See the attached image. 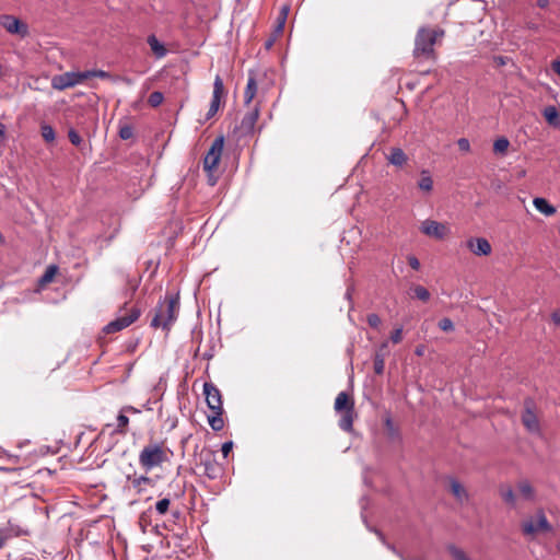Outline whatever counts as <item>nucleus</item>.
<instances>
[{"mask_svg": "<svg viewBox=\"0 0 560 560\" xmlns=\"http://www.w3.org/2000/svg\"><path fill=\"white\" fill-rule=\"evenodd\" d=\"M418 188L424 192H431L433 189V178L428 170L420 172V179L418 180Z\"/></svg>", "mask_w": 560, "mask_h": 560, "instance_id": "obj_24", "label": "nucleus"}, {"mask_svg": "<svg viewBox=\"0 0 560 560\" xmlns=\"http://www.w3.org/2000/svg\"><path fill=\"white\" fill-rule=\"evenodd\" d=\"M501 497L506 503L511 505L515 504V494L511 488L501 490Z\"/></svg>", "mask_w": 560, "mask_h": 560, "instance_id": "obj_39", "label": "nucleus"}, {"mask_svg": "<svg viewBox=\"0 0 560 560\" xmlns=\"http://www.w3.org/2000/svg\"><path fill=\"white\" fill-rule=\"evenodd\" d=\"M57 271L58 267L56 265L48 266L43 276L39 278L38 283L40 285H46L47 283L51 282Z\"/></svg>", "mask_w": 560, "mask_h": 560, "instance_id": "obj_27", "label": "nucleus"}, {"mask_svg": "<svg viewBox=\"0 0 560 560\" xmlns=\"http://www.w3.org/2000/svg\"><path fill=\"white\" fill-rule=\"evenodd\" d=\"M84 71L82 72H65L59 75H55L51 80V86L55 90L63 91L69 88H73L80 83H82L85 80Z\"/></svg>", "mask_w": 560, "mask_h": 560, "instance_id": "obj_8", "label": "nucleus"}, {"mask_svg": "<svg viewBox=\"0 0 560 560\" xmlns=\"http://www.w3.org/2000/svg\"><path fill=\"white\" fill-rule=\"evenodd\" d=\"M407 260H408L409 266L413 270H419L420 269V261H419V259L416 256L410 255V256H408Z\"/></svg>", "mask_w": 560, "mask_h": 560, "instance_id": "obj_46", "label": "nucleus"}, {"mask_svg": "<svg viewBox=\"0 0 560 560\" xmlns=\"http://www.w3.org/2000/svg\"><path fill=\"white\" fill-rule=\"evenodd\" d=\"M5 133L4 125L0 122V138H2Z\"/></svg>", "mask_w": 560, "mask_h": 560, "instance_id": "obj_55", "label": "nucleus"}, {"mask_svg": "<svg viewBox=\"0 0 560 560\" xmlns=\"http://www.w3.org/2000/svg\"><path fill=\"white\" fill-rule=\"evenodd\" d=\"M223 411H212V415L208 416V423L213 431H221L224 427L222 418Z\"/></svg>", "mask_w": 560, "mask_h": 560, "instance_id": "obj_26", "label": "nucleus"}, {"mask_svg": "<svg viewBox=\"0 0 560 560\" xmlns=\"http://www.w3.org/2000/svg\"><path fill=\"white\" fill-rule=\"evenodd\" d=\"M518 491L523 498L526 500H532L534 498V489L528 481H522L518 483Z\"/></svg>", "mask_w": 560, "mask_h": 560, "instance_id": "obj_30", "label": "nucleus"}, {"mask_svg": "<svg viewBox=\"0 0 560 560\" xmlns=\"http://www.w3.org/2000/svg\"><path fill=\"white\" fill-rule=\"evenodd\" d=\"M411 290L413 292V298H416L422 302H428L430 300L431 294L428 291V289H425L424 287L417 284V285H413L411 288Z\"/></svg>", "mask_w": 560, "mask_h": 560, "instance_id": "obj_28", "label": "nucleus"}, {"mask_svg": "<svg viewBox=\"0 0 560 560\" xmlns=\"http://www.w3.org/2000/svg\"><path fill=\"white\" fill-rule=\"evenodd\" d=\"M197 468L202 469V475L210 480H215L222 475V468L210 451H202L200 453Z\"/></svg>", "mask_w": 560, "mask_h": 560, "instance_id": "obj_5", "label": "nucleus"}, {"mask_svg": "<svg viewBox=\"0 0 560 560\" xmlns=\"http://www.w3.org/2000/svg\"><path fill=\"white\" fill-rule=\"evenodd\" d=\"M551 529L552 527L542 511H539L535 517H530L522 524L523 534L530 537L541 532H551Z\"/></svg>", "mask_w": 560, "mask_h": 560, "instance_id": "obj_6", "label": "nucleus"}, {"mask_svg": "<svg viewBox=\"0 0 560 560\" xmlns=\"http://www.w3.org/2000/svg\"><path fill=\"white\" fill-rule=\"evenodd\" d=\"M366 322L368 324L372 327V328H378L382 320H381V317L375 314V313H371L366 316Z\"/></svg>", "mask_w": 560, "mask_h": 560, "instance_id": "obj_40", "label": "nucleus"}, {"mask_svg": "<svg viewBox=\"0 0 560 560\" xmlns=\"http://www.w3.org/2000/svg\"><path fill=\"white\" fill-rule=\"evenodd\" d=\"M140 314L141 312L138 307L133 306L127 310L124 315H120L115 320L108 323L104 327V332L113 334L122 330L124 328L135 323L139 318Z\"/></svg>", "mask_w": 560, "mask_h": 560, "instance_id": "obj_7", "label": "nucleus"}, {"mask_svg": "<svg viewBox=\"0 0 560 560\" xmlns=\"http://www.w3.org/2000/svg\"><path fill=\"white\" fill-rule=\"evenodd\" d=\"M386 160L394 166L402 167L407 163L408 156L402 149L395 147L389 150V153L386 155Z\"/></svg>", "mask_w": 560, "mask_h": 560, "instance_id": "obj_17", "label": "nucleus"}, {"mask_svg": "<svg viewBox=\"0 0 560 560\" xmlns=\"http://www.w3.org/2000/svg\"><path fill=\"white\" fill-rule=\"evenodd\" d=\"M450 486L451 492L453 493L457 501L463 503L468 500V493L459 481H457L456 479H451Z\"/></svg>", "mask_w": 560, "mask_h": 560, "instance_id": "obj_23", "label": "nucleus"}, {"mask_svg": "<svg viewBox=\"0 0 560 560\" xmlns=\"http://www.w3.org/2000/svg\"><path fill=\"white\" fill-rule=\"evenodd\" d=\"M132 136H133V129H132V127H130V126H128V125H125V126L120 127V129H119V137H120L122 140H128V139H130Z\"/></svg>", "mask_w": 560, "mask_h": 560, "instance_id": "obj_41", "label": "nucleus"}, {"mask_svg": "<svg viewBox=\"0 0 560 560\" xmlns=\"http://www.w3.org/2000/svg\"><path fill=\"white\" fill-rule=\"evenodd\" d=\"M279 36L280 35H276V30H273L269 38L265 42V48L269 50L273 46Z\"/></svg>", "mask_w": 560, "mask_h": 560, "instance_id": "obj_44", "label": "nucleus"}, {"mask_svg": "<svg viewBox=\"0 0 560 560\" xmlns=\"http://www.w3.org/2000/svg\"><path fill=\"white\" fill-rule=\"evenodd\" d=\"M335 409L340 415L339 427L346 432L353 429L354 404L346 392H340L335 400Z\"/></svg>", "mask_w": 560, "mask_h": 560, "instance_id": "obj_4", "label": "nucleus"}, {"mask_svg": "<svg viewBox=\"0 0 560 560\" xmlns=\"http://www.w3.org/2000/svg\"><path fill=\"white\" fill-rule=\"evenodd\" d=\"M558 550L560 551V544L558 545Z\"/></svg>", "mask_w": 560, "mask_h": 560, "instance_id": "obj_60", "label": "nucleus"}, {"mask_svg": "<svg viewBox=\"0 0 560 560\" xmlns=\"http://www.w3.org/2000/svg\"><path fill=\"white\" fill-rule=\"evenodd\" d=\"M147 42L156 58H163L166 56L167 50L165 46L156 38L155 35H149Z\"/></svg>", "mask_w": 560, "mask_h": 560, "instance_id": "obj_21", "label": "nucleus"}, {"mask_svg": "<svg viewBox=\"0 0 560 560\" xmlns=\"http://www.w3.org/2000/svg\"><path fill=\"white\" fill-rule=\"evenodd\" d=\"M174 515H175V516H178V515H179V511H178V510H176V511L174 512Z\"/></svg>", "mask_w": 560, "mask_h": 560, "instance_id": "obj_58", "label": "nucleus"}, {"mask_svg": "<svg viewBox=\"0 0 560 560\" xmlns=\"http://www.w3.org/2000/svg\"><path fill=\"white\" fill-rule=\"evenodd\" d=\"M542 116L548 125L553 128H560V112L555 106L550 105L545 107Z\"/></svg>", "mask_w": 560, "mask_h": 560, "instance_id": "obj_20", "label": "nucleus"}, {"mask_svg": "<svg viewBox=\"0 0 560 560\" xmlns=\"http://www.w3.org/2000/svg\"><path fill=\"white\" fill-rule=\"evenodd\" d=\"M68 138H69L70 142H71L73 145L78 147V148H79V147L82 144V142H83V140H82V138H81V136H80V135L77 132V130H75V129H73V128H70V129L68 130Z\"/></svg>", "mask_w": 560, "mask_h": 560, "instance_id": "obj_37", "label": "nucleus"}, {"mask_svg": "<svg viewBox=\"0 0 560 560\" xmlns=\"http://www.w3.org/2000/svg\"><path fill=\"white\" fill-rule=\"evenodd\" d=\"M552 70L560 77V60L552 62Z\"/></svg>", "mask_w": 560, "mask_h": 560, "instance_id": "obj_51", "label": "nucleus"}, {"mask_svg": "<svg viewBox=\"0 0 560 560\" xmlns=\"http://www.w3.org/2000/svg\"><path fill=\"white\" fill-rule=\"evenodd\" d=\"M439 327L443 330V331H453L454 330V324L453 322L445 317V318H442L440 322H439Z\"/></svg>", "mask_w": 560, "mask_h": 560, "instance_id": "obj_42", "label": "nucleus"}, {"mask_svg": "<svg viewBox=\"0 0 560 560\" xmlns=\"http://www.w3.org/2000/svg\"><path fill=\"white\" fill-rule=\"evenodd\" d=\"M203 394L206 395V401L211 411H223L222 396L215 385L206 382L203 384Z\"/></svg>", "mask_w": 560, "mask_h": 560, "instance_id": "obj_13", "label": "nucleus"}, {"mask_svg": "<svg viewBox=\"0 0 560 560\" xmlns=\"http://www.w3.org/2000/svg\"><path fill=\"white\" fill-rule=\"evenodd\" d=\"M390 340H392L393 343H399L402 340V328L401 327L396 328L390 334Z\"/></svg>", "mask_w": 560, "mask_h": 560, "instance_id": "obj_43", "label": "nucleus"}, {"mask_svg": "<svg viewBox=\"0 0 560 560\" xmlns=\"http://www.w3.org/2000/svg\"><path fill=\"white\" fill-rule=\"evenodd\" d=\"M385 369V359L384 355L380 352L375 353L374 357V372L377 375H382Z\"/></svg>", "mask_w": 560, "mask_h": 560, "instance_id": "obj_32", "label": "nucleus"}, {"mask_svg": "<svg viewBox=\"0 0 560 560\" xmlns=\"http://www.w3.org/2000/svg\"><path fill=\"white\" fill-rule=\"evenodd\" d=\"M83 77H85V80L90 78L108 79L110 74L104 70H86Z\"/></svg>", "mask_w": 560, "mask_h": 560, "instance_id": "obj_36", "label": "nucleus"}, {"mask_svg": "<svg viewBox=\"0 0 560 560\" xmlns=\"http://www.w3.org/2000/svg\"><path fill=\"white\" fill-rule=\"evenodd\" d=\"M3 242L2 234L0 233V244Z\"/></svg>", "mask_w": 560, "mask_h": 560, "instance_id": "obj_59", "label": "nucleus"}, {"mask_svg": "<svg viewBox=\"0 0 560 560\" xmlns=\"http://www.w3.org/2000/svg\"><path fill=\"white\" fill-rule=\"evenodd\" d=\"M1 529L4 532L3 534L7 536V539L30 535V530L27 528H24L12 521H9L5 526L1 527Z\"/></svg>", "mask_w": 560, "mask_h": 560, "instance_id": "obj_18", "label": "nucleus"}, {"mask_svg": "<svg viewBox=\"0 0 560 560\" xmlns=\"http://www.w3.org/2000/svg\"><path fill=\"white\" fill-rule=\"evenodd\" d=\"M223 93H224L223 81L219 75H217L214 79V83H213V94H212V100L210 103L209 110L207 113V119H210L211 117H213L217 114V112L220 107L221 97H222Z\"/></svg>", "mask_w": 560, "mask_h": 560, "instance_id": "obj_14", "label": "nucleus"}, {"mask_svg": "<svg viewBox=\"0 0 560 560\" xmlns=\"http://www.w3.org/2000/svg\"><path fill=\"white\" fill-rule=\"evenodd\" d=\"M385 425H386L387 430H388L392 434H394V433L396 432V430H395V428H394V423H393V421H392V419H390V418H387V419L385 420Z\"/></svg>", "mask_w": 560, "mask_h": 560, "instance_id": "obj_49", "label": "nucleus"}, {"mask_svg": "<svg viewBox=\"0 0 560 560\" xmlns=\"http://www.w3.org/2000/svg\"><path fill=\"white\" fill-rule=\"evenodd\" d=\"M0 25L12 35L24 38L28 35V26L14 15L4 14L0 16Z\"/></svg>", "mask_w": 560, "mask_h": 560, "instance_id": "obj_10", "label": "nucleus"}, {"mask_svg": "<svg viewBox=\"0 0 560 560\" xmlns=\"http://www.w3.org/2000/svg\"><path fill=\"white\" fill-rule=\"evenodd\" d=\"M415 353L418 357H422L424 354V347L423 346L417 347L416 350H415Z\"/></svg>", "mask_w": 560, "mask_h": 560, "instance_id": "obj_54", "label": "nucleus"}, {"mask_svg": "<svg viewBox=\"0 0 560 560\" xmlns=\"http://www.w3.org/2000/svg\"><path fill=\"white\" fill-rule=\"evenodd\" d=\"M232 448H233L232 441H228V442L223 443L222 448H221L223 456L226 457L229 455V453L232 451Z\"/></svg>", "mask_w": 560, "mask_h": 560, "instance_id": "obj_48", "label": "nucleus"}, {"mask_svg": "<svg viewBox=\"0 0 560 560\" xmlns=\"http://www.w3.org/2000/svg\"><path fill=\"white\" fill-rule=\"evenodd\" d=\"M388 548H389L393 552H395L396 555H398L402 560H405V559L402 558V556H401V555L396 550V548H395L394 546L388 545Z\"/></svg>", "mask_w": 560, "mask_h": 560, "instance_id": "obj_57", "label": "nucleus"}, {"mask_svg": "<svg viewBox=\"0 0 560 560\" xmlns=\"http://www.w3.org/2000/svg\"><path fill=\"white\" fill-rule=\"evenodd\" d=\"M468 249L477 256H488L491 254V245L485 237H471L467 241Z\"/></svg>", "mask_w": 560, "mask_h": 560, "instance_id": "obj_15", "label": "nucleus"}, {"mask_svg": "<svg viewBox=\"0 0 560 560\" xmlns=\"http://www.w3.org/2000/svg\"><path fill=\"white\" fill-rule=\"evenodd\" d=\"M4 532L0 528V549L4 546L7 539V536L3 534Z\"/></svg>", "mask_w": 560, "mask_h": 560, "instance_id": "obj_52", "label": "nucleus"}, {"mask_svg": "<svg viewBox=\"0 0 560 560\" xmlns=\"http://www.w3.org/2000/svg\"><path fill=\"white\" fill-rule=\"evenodd\" d=\"M170 505L171 500L167 498H163L155 503V511L158 514L164 515L168 511Z\"/></svg>", "mask_w": 560, "mask_h": 560, "instance_id": "obj_34", "label": "nucleus"}, {"mask_svg": "<svg viewBox=\"0 0 560 560\" xmlns=\"http://www.w3.org/2000/svg\"><path fill=\"white\" fill-rule=\"evenodd\" d=\"M290 12V5L289 4H282L279 13L276 19V24L273 30H276V35H281L285 25V22L288 20V15Z\"/></svg>", "mask_w": 560, "mask_h": 560, "instance_id": "obj_19", "label": "nucleus"}, {"mask_svg": "<svg viewBox=\"0 0 560 560\" xmlns=\"http://www.w3.org/2000/svg\"><path fill=\"white\" fill-rule=\"evenodd\" d=\"M533 203L539 212L547 217L553 215L557 212L556 208L542 197H536Z\"/></svg>", "mask_w": 560, "mask_h": 560, "instance_id": "obj_22", "label": "nucleus"}, {"mask_svg": "<svg viewBox=\"0 0 560 560\" xmlns=\"http://www.w3.org/2000/svg\"><path fill=\"white\" fill-rule=\"evenodd\" d=\"M551 319L557 326H560V311H555L551 314Z\"/></svg>", "mask_w": 560, "mask_h": 560, "instance_id": "obj_50", "label": "nucleus"}, {"mask_svg": "<svg viewBox=\"0 0 560 560\" xmlns=\"http://www.w3.org/2000/svg\"><path fill=\"white\" fill-rule=\"evenodd\" d=\"M224 139L223 137H218L213 140L209 151L207 152L203 159V168L207 172H212L219 164L222 150H223Z\"/></svg>", "mask_w": 560, "mask_h": 560, "instance_id": "obj_12", "label": "nucleus"}, {"mask_svg": "<svg viewBox=\"0 0 560 560\" xmlns=\"http://www.w3.org/2000/svg\"><path fill=\"white\" fill-rule=\"evenodd\" d=\"M548 4V0H538V5L545 8Z\"/></svg>", "mask_w": 560, "mask_h": 560, "instance_id": "obj_56", "label": "nucleus"}, {"mask_svg": "<svg viewBox=\"0 0 560 560\" xmlns=\"http://www.w3.org/2000/svg\"><path fill=\"white\" fill-rule=\"evenodd\" d=\"M122 411L132 412V413H139V412H140V410H139V409H137V408H135V407H132V406H127V407H125V408L122 409Z\"/></svg>", "mask_w": 560, "mask_h": 560, "instance_id": "obj_53", "label": "nucleus"}, {"mask_svg": "<svg viewBox=\"0 0 560 560\" xmlns=\"http://www.w3.org/2000/svg\"><path fill=\"white\" fill-rule=\"evenodd\" d=\"M522 423L532 434H541L540 422L534 411V401L526 399L524 402V411L522 413Z\"/></svg>", "mask_w": 560, "mask_h": 560, "instance_id": "obj_9", "label": "nucleus"}, {"mask_svg": "<svg viewBox=\"0 0 560 560\" xmlns=\"http://www.w3.org/2000/svg\"><path fill=\"white\" fill-rule=\"evenodd\" d=\"M128 423L129 418L125 416L122 412H120L117 417V429L115 430V432L125 433Z\"/></svg>", "mask_w": 560, "mask_h": 560, "instance_id": "obj_35", "label": "nucleus"}, {"mask_svg": "<svg viewBox=\"0 0 560 560\" xmlns=\"http://www.w3.org/2000/svg\"><path fill=\"white\" fill-rule=\"evenodd\" d=\"M257 93V82L254 75H249L244 91V103L248 105Z\"/></svg>", "mask_w": 560, "mask_h": 560, "instance_id": "obj_25", "label": "nucleus"}, {"mask_svg": "<svg viewBox=\"0 0 560 560\" xmlns=\"http://www.w3.org/2000/svg\"><path fill=\"white\" fill-rule=\"evenodd\" d=\"M163 100H164L163 93H161L159 91H154L150 94V96L148 98V103L151 107L155 108L163 103Z\"/></svg>", "mask_w": 560, "mask_h": 560, "instance_id": "obj_33", "label": "nucleus"}, {"mask_svg": "<svg viewBox=\"0 0 560 560\" xmlns=\"http://www.w3.org/2000/svg\"><path fill=\"white\" fill-rule=\"evenodd\" d=\"M179 310L178 296H166L165 301L156 306L155 315L152 318V327H162L164 330H170L173 323L176 320L177 312Z\"/></svg>", "mask_w": 560, "mask_h": 560, "instance_id": "obj_2", "label": "nucleus"}, {"mask_svg": "<svg viewBox=\"0 0 560 560\" xmlns=\"http://www.w3.org/2000/svg\"><path fill=\"white\" fill-rule=\"evenodd\" d=\"M167 459V450L159 443L144 446L139 454V464L145 471L161 466Z\"/></svg>", "mask_w": 560, "mask_h": 560, "instance_id": "obj_3", "label": "nucleus"}, {"mask_svg": "<svg viewBox=\"0 0 560 560\" xmlns=\"http://www.w3.org/2000/svg\"><path fill=\"white\" fill-rule=\"evenodd\" d=\"M457 144H458L459 150H462V151L468 152L470 150V143H469L468 139H466V138L458 139Z\"/></svg>", "mask_w": 560, "mask_h": 560, "instance_id": "obj_47", "label": "nucleus"}, {"mask_svg": "<svg viewBox=\"0 0 560 560\" xmlns=\"http://www.w3.org/2000/svg\"><path fill=\"white\" fill-rule=\"evenodd\" d=\"M40 135L46 142H54L56 132L50 125L44 124L40 126Z\"/></svg>", "mask_w": 560, "mask_h": 560, "instance_id": "obj_29", "label": "nucleus"}, {"mask_svg": "<svg viewBox=\"0 0 560 560\" xmlns=\"http://www.w3.org/2000/svg\"><path fill=\"white\" fill-rule=\"evenodd\" d=\"M510 145V141L505 137L497 139L493 143L494 153L504 154Z\"/></svg>", "mask_w": 560, "mask_h": 560, "instance_id": "obj_31", "label": "nucleus"}, {"mask_svg": "<svg viewBox=\"0 0 560 560\" xmlns=\"http://www.w3.org/2000/svg\"><path fill=\"white\" fill-rule=\"evenodd\" d=\"M149 482H150L149 477L140 476V477L133 478L132 486L135 488H140L142 483H149Z\"/></svg>", "mask_w": 560, "mask_h": 560, "instance_id": "obj_45", "label": "nucleus"}, {"mask_svg": "<svg viewBox=\"0 0 560 560\" xmlns=\"http://www.w3.org/2000/svg\"><path fill=\"white\" fill-rule=\"evenodd\" d=\"M444 34L442 28L420 27L415 38L413 56L424 59L434 58V45Z\"/></svg>", "mask_w": 560, "mask_h": 560, "instance_id": "obj_1", "label": "nucleus"}, {"mask_svg": "<svg viewBox=\"0 0 560 560\" xmlns=\"http://www.w3.org/2000/svg\"><path fill=\"white\" fill-rule=\"evenodd\" d=\"M258 117H259V108L256 105L244 115V117L241 121V129L245 133L252 132L255 128Z\"/></svg>", "mask_w": 560, "mask_h": 560, "instance_id": "obj_16", "label": "nucleus"}, {"mask_svg": "<svg viewBox=\"0 0 560 560\" xmlns=\"http://www.w3.org/2000/svg\"><path fill=\"white\" fill-rule=\"evenodd\" d=\"M420 231L424 235L435 240H444L451 233V230L446 223L431 219H427L421 223Z\"/></svg>", "mask_w": 560, "mask_h": 560, "instance_id": "obj_11", "label": "nucleus"}, {"mask_svg": "<svg viewBox=\"0 0 560 560\" xmlns=\"http://www.w3.org/2000/svg\"><path fill=\"white\" fill-rule=\"evenodd\" d=\"M448 550L454 560H470L462 549L455 546H451Z\"/></svg>", "mask_w": 560, "mask_h": 560, "instance_id": "obj_38", "label": "nucleus"}]
</instances>
